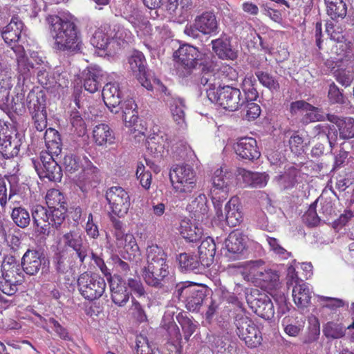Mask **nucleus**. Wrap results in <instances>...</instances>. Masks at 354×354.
Instances as JSON below:
<instances>
[{
    "instance_id": "20",
    "label": "nucleus",
    "mask_w": 354,
    "mask_h": 354,
    "mask_svg": "<svg viewBox=\"0 0 354 354\" xmlns=\"http://www.w3.org/2000/svg\"><path fill=\"white\" fill-rule=\"evenodd\" d=\"M101 71L95 68L88 67L84 69L80 75H77V84H83L84 89L91 93H94L98 91L101 87Z\"/></svg>"
},
{
    "instance_id": "59",
    "label": "nucleus",
    "mask_w": 354,
    "mask_h": 354,
    "mask_svg": "<svg viewBox=\"0 0 354 354\" xmlns=\"http://www.w3.org/2000/svg\"><path fill=\"white\" fill-rule=\"evenodd\" d=\"M263 261L262 260L251 261L245 267V270L247 272L248 280L258 281L260 274L263 270Z\"/></svg>"
},
{
    "instance_id": "60",
    "label": "nucleus",
    "mask_w": 354,
    "mask_h": 354,
    "mask_svg": "<svg viewBox=\"0 0 354 354\" xmlns=\"http://www.w3.org/2000/svg\"><path fill=\"white\" fill-rule=\"evenodd\" d=\"M218 71L221 82H223V86H227L225 84L226 83L236 81L238 79V72L235 68L230 65H223Z\"/></svg>"
},
{
    "instance_id": "52",
    "label": "nucleus",
    "mask_w": 354,
    "mask_h": 354,
    "mask_svg": "<svg viewBox=\"0 0 354 354\" xmlns=\"http://www.w3.org/2000/svg\"><path fill=\"white\" fill-rule=\"evenodd\" d=\"M184 101L180 98L172 99V103L170 104V109L174 120L180 127L185 126Z\"/></svg>"
},
{
    "instance_id": "30",
    "label": "nucleus",
    "mask_w": 354,
    "mask_h": 354,
    "mask_svg": "<svg viewBox=\"0 0 354 354\" xmlns=\"http://www.w3.org/2000/svg\"><path fill=\"white\" fill-rule=\"evenodd\" d=\"M102 95L109 109L117 108L122 102V92L117 82H109L105 84Z\"/></svg>"
},
{
    "instance_id": "39",
    "label": "nucleus",
    "mask_w": 354,
    "mask_h": 354,
    "mask_svg": "<svg viewBox=\"0 0 354 354\" xmlns=\"http://www.w3.org/2000/svg\"><path fill=\"white\" fill-rule=\"evenodd\" d=\"M93 138L96 145L104 146L106 144H111L114 140L113 131L106 124L96 125L93 130Z\"/></svg>"
},
{
    "instance_id": "57",
    "label": "nucleus",
    "mask_w": 354,
    "mask_h": 354,
    "mask_svg": "<svg viewBox=\"0 0 354 354\" xmlns=\"http://www.w3.org/2000/svg\"><path fill=\"white\" fill-rule=\"evenodd\" d=\"M328 98L331 104H346V97L344 95L343 91L334 83L332 82L328 86Z\"/></svg>"
},
{
    "instance_id": "45",
    "label": "nucleus",
    "mask_w": 354,
    "mask_h": 354,
    "mask_svg": "<svg viewBox=\"0 0 354 354\" xmlns=\"http://www.w3.org/2000/svg\"><path fill=\"white\" fill-rule=\"evenodd\" d=\"M315 136L318 138L326 136L331 150L336 145L337 139V131L334 125L329 124H319L313 128Z\"/></svg>"
},
{
    "instance_id": "9",
    "label": "nucleus",
    "mask_w": 354,
    "mask_h": 354,
    "mask_svg": "<svg viewBox=\"0 0 354 354\" xmlns=\"http://www.w3.org/2000/svg\"><path fill=\"white\" fill-rule=\"evenodd\" d=\"M142 277L147 285L156 288H162L165 283L173 281L168 263L147 265L142 269Z\"/></svg>"
},
{
    "instance_id": "8",
    "label": "nucleus",
    "mask_w": 354,
    "mask_h": 354,
    "mask_svg": "<svg viewBox=\"0 0 354 354\" xmlns=\"http://www.w3.org/2000/svg\"><path fill=\"white\" fill-rule=\"evenodd\" d=\"M207 290L204 287L194 284L180 283L176 285V293L179 299L183 301L185 308L192 312L198 311L207 297Z\"/></svg>"
},
{
    "instance_id": "5",
    "label": "nucleus",
    "mask_w": 354,
    "mask_h": 354,
    "mask_svg": "<svg viewBox=\"0 0 354 354\" xmlns=\"http://www.w3.org/2000/svg\"><path fill=\"white\" fill-rule=\"evenodd\" d=\"M236 333L249 348L261 345L263 337L259 326L243 313H236L234 317Z\"/></svg>"
},
{
    "instance_id": "49",
    "label": "nucleus",
    "mask_w": 354,
    "mask_h": 354,
    "mask_svg": "<svg viewBox=\"0 0 354 354\" xmlns=\"http://www.w3.org/2000/svg\"><path fill=\"white\" fill-rule=\"evenodd\" d=\"M177 259L180 269L185 272H198L201 264L198 257L189 253H181Z\"/></svg>"
},
{
    "instance_id": "1",
    "label": "nucleus",
    "mask_w": 354,
    "mask_h": 354,
    "mask_svg": "<svg viewBox=\"0 0 354 354\" xmlns=\"http://www.w3.org/2000/svg\"><path fill=\"white\" fill-rule=\"evenodd\" d=\"M51 194L58 198L59 206L49 207V211L42 205H36L32 209L31 216L35 231L39 234L48 236L51 225L59 235H62L57 241L53 262L57 272L64 274L66 260V234L64 233V230L66 227V209L64 207L65 202H61V193L58 190H53Z\"/></svg>"
},
{
    "instance_id": "26",
    "label": "nucleus",
    "mask_w": 354,
    "mask_h": 354,
    "mask_svg": "<svg viewBox=\"0 0 354 354\" xmlns=\"http://www.w3.org/2000/svg\"><path fill=\"white\" fill-rule=\"evenodd\" d=\"M192 218L195 221L203 222L207 218L209 207L207 198L204 194H198L187 207Z\"/></svg>"
},
{
    "instance_id": "14",
    "label": "nucleus",
    "mask_w": 354,
    "mask_h": 354,
    "mask_svg": "<svg viewBox=\"0 0 354 354\" xmlns=\"http://www.w3.org/2000/svg\"><path fill=\"white\" fill-rule=\"evenodd\" d=\"M50 25V34L55 39L54 48L64 51L66 49V20L58 15L49 16L47 18Z\"/></svg>"
},
{
    "instance_id": "24",
    "label": "nucleus",
    "mask_w": 354,
    "mask_h": 354,
    "mask_svg": "<svg viewBox=\"0 0 354 354\" xmlns=\"http://www.w3.org/2000/svg\"><path fill=\"white\" fill-rule=\"evenodd\" d=\"M86 165L82 168L75 183L79 186L82 192L84 191V187L86 185H92L93 183H97L100 180V169L93 165V163L86 159Z\"/></svg>"
},
{
    "instance_id": "31",
    "label": "nucleus",
    "mask_w": 354,
    "mask_h": 354,
    "mask_svg": "<svg viewBox=\"0 0 354 354\" xmlns=\"http://www.w3.org/2000/svg\"><path fill=\"white\" fill-rule=\"evenodd\" d=\"M29 113H37L46 111V95L44 91L31 90L26 100Z\"/></svg>"
},
{
    "instance_id": "43",
    "label": "nucleus",
    "mask_w": 354,
    "mask_h": 354,
    "mask_svg": "<svg viewBox=\"0 0 354 354\" xmlns=\"http://www.w3.org/2000/svg\"><path fill=\"white\" fill-rule=\"evenodd\" d=\"M180 235L189 242H195L201 238L202 230L189 219L181 221L179 228Z\"/></svg>"
},
{
    "instance_id": "7",
    "label": "nucleus",
    "mask_w": 354,
    "mask_h": 354,
    "mask_svg": "<svg viewBox=\"0 0 354 354\" xmlns=\"http://www.w3.org/2000/svg\"><path fill=\"white\" fill-rule=\"evenodd\" d=\"M53 153L41 151L39 160L32 159V164L40 179L48 178L50 181H60L63 174L58 157Z\"/></svg>"
},
{
    "instance_id": "37",
    "label": "nucleus",
    "mask_w": 354,
    "mask_h": 354,
    "mask_svg": "<svg viewBox=\"0 0 354 354\" xmlns=\"http://www.w3.org/2000/svg\"><path fill=\"white\" fill-rule=\"evenodd\" d=\"M17 55V71L20 76H22L24 80L28 79L31 75L30 70L34 68L32 64L28 62V58L26 55L22 46H17L12 47Z\"/></svg>"
},
{
    "instance_id": "22",
    "label": "nucleus",
    "mask_w": 354,
    "mask_h": 354,
    "mask_svg": "<svg viewBox=\"0 0 354 354\" xmlns=\"http://www.w3.org/2000/svg\"><path fill=\"white\" fill-rule=\"evenodd\" d=\"M68 55L81 52L82 42L80 32L77 29L78 21L73 15L68 13Z\"/></svg>"
},
{
    "instance_id": "38",
    "label": "nucleus",
    "mask_w": 354,
    "mask_h": 354,
    "mask_svg": "<svg viewBox=\"0 0 354 354\" xmlns=\"http://www.w3.org/2000/svg\"><path fill=\"white\" fill-rule=\"evenodd\" d=\"M301 176V171L295 166L286 168L283 174L277 177V180L283 189H292L297 183V178Z\"/></svg>"
},
{
    "instance_id": "3",
    "label": "nucleus",
    "mask_w": 354,
    "mask_h": 354,
    "mask_svg": "<svg viewBox=\"0 0 354 354\" xmlns=\"http://www.w3.org/2000/svg\"><path fill=\"white\" fill-rule=\"evenodd\" d=\"M232 178V171L223 167L216 169L212 178L210 195L216 209V215L219 221L224 218L220 203L227 198Z\"/></svg>"
},
{
    "instance_id": "27",
    "label": "nucleus",
    "mask_w": 354,
    "mask_h": 354,
    "mask_svg": "<svg viewBox=\"0 0 354 354\" xmlns=\"http://www.w3.org/2000/svg\"><path fill=\"white\" fill-rule=\"evenodd\" d=\"M212 45L214 52L222 59L235 60L238 57V51L232 46L227 38L214 39Z\"/></svg>"
},
{
    "instance_id": "42",
    "label": "nucleus",
    "mask_w": 354,
    "mask_h": 354,
    "mask_svg": "<svg viewBox=\"0 0 354 354\" xmlns=\"http://www.w3.org/2000/svg\"><path fill=\"white\" fill-rule=\"evenodd\" d=\"M292 297L295 304L298 308L307 307L311 299V293L308 286L304 282L300 284L294 285Z\"/></svg>"
},
{
    "instance_id": "56",
    "label": "nucleus",
    "mask_w": 354,
    "mask_h": 354,
    "mask_svg": "<svg viewBox=\"0 0 354 354\" xmlns=\"http://www.w3.org/2000/svg\"><path fill=\"white\" fill-rule=\"evenodd\" d=\"M22 279L15 280V279H9L3 277L0 280V291L8 296L14 295L18 290V286L21 285Z\"/></svg>"
},
{
    "instance_id": "33",
    "label": "nucleus",
    "mask_w": 354,
    "mask_h": 354,
    "mask_svg": "<svg viewBox=\"0 0 354 354\" xmlns=\"http://www.w3.org/2000/svg\"><path fill=\"white\" fill-rule=\"evenodd\" d=\"M238 175L241 177L245 186L251 187H263L268 182V176L265 174L252 172L243 168H239Z\"/></svg>"
},
{
    "instance_id": "16",
    "label": "nucleus",
    "mask_w": 354,
    "mask_h": 354,
    "mask_svg": "<svg viewBox=\"0 0 354 354\" xmlns=\"http://www.w3.org/2000/svg\"><path fill=\"white\" fill-rule=\"evenodd\" d=\"M68 255L75 263H77L82 264L85 257H86V250L83 245V241L81 236L80 230L71 231L70 234L68 233Z\"/></svg>"
},
{
    "instance_id": "46",
    "label": "nucleus",
    "mask_w": 354,
    "mask_h": 354,
    "mask_svg": "<svg viewBox=\"0 0 354 354\" xmlns=\"http://www.w3.org/2000/svg\"><path fill=\"white\" fill-rule=\"evenodd\" d=\"M257 81L252 74H247L241 84V89L245 95V102H254L259 97V93L256 88Z\"/></svg>"
},
{
    "instance_id": "2",
    "label": "nucleus",
    "mask_w": 354,
    "mask_h": 354,
    "mask_svg": "<svg viewBox=\"0 0 354 354\" xmlns=\"http://www.w3.org/2000/svg\"><path fill=\"white\" fill-rule=\"evenodd\" d=\"M346 26L354 28V18L348 16L346 19L329 21L326 24V32L329 39L334 42L330 48V58L337 62L354 61V46L348 39Z\"/></svg>"
},
{
    "instance_id": "61",
    "label": "nucleus",
    "mask_w": 354,
    "mask_h": 354,
    "mask_svg": "<svg viewBox=\"0 0 354 354\" xmlns=\"http://www.w3.org/2000/svg\"><path fill=\"white\" fill-rule=\"evenodd\" d=\"M259 276L260 277L258 281L263 282L266 286L274 287L277 284L279 280V276L277 272L271 269L263 268Z\"/></svg>"
},
{
    "instance_id": "13",
    "label": "nucleus",
    "mask_w": 354,
    "mask_h": 354,
    "mask_svg": "<svg viewBox=\"0 0 354 354\" xmlns=\"http://www.w3.org/2000/svg\"><path fill=\"white\" fill-rule=\"evenodd\" d=\"M109 283L112 301L118 306H124L131 295L126 281L119 275L114 274L107 278Z\"/></svg>"
},
{
    "instance_id": "28",
    "label": "nucleus",
    "mask_w": 354,
    "mask_h": 354,
    "mask_svg": "<svg viewBox=\"0 0 354 354\" xmlns=\"http://www.w3.org/2000/svg\"><path fill=\"white\" fill-rule=\"evenodd\" d=\"M226 223L230 227L239 225L243 219L241 206L237 198H232L225 206Z\"/></svg>"
},
{
    "instance_id": "54",
    "label": "nucleus",
    "mask_w": 354,
    "mask_h": 354,
    "mask_svg": "<svg viewBox=\"0 0 354 354\" xmlns=\"http://www.w3.org/2000/svg\"><path fill=\"white\" fill-rule=\"evenodd\" d=\"M255 75L259 82L271 91H279L280 85L279 82L268 72L258 71Z\"/></svg>"
},
{
    "instance_id": "21",
    "label": "nucleus",
    "mask_w": 354,
    "mask_h": 354,
    "mask_svg": "<svg viewBox=\"0 0 354 354\" xmlns=\"http://www.w3.org/2000/svg\"><path fill=\"white\" fill-rule=\"evenodd\" d=\"M24 24L17 15H13L10 23L1 30V36L5 43L12 46L19 41L24 30Z\"/></svg>"
},
{
    "instance_id": "36",
    "label": "nucleus",
    "mask_w": 354,
    "mask_h": 354,
    "mask_svg": "<svg viewBox=\"0 0 354 354\" xmlns=\"http://www.w3.org/2000/svg\"><path fill=\"white\" fill-rule=\"evenodd\" d=\"M225 248L230 253L239 254L245 250L244 236L239 230L230 232L225 241Z\"/></svg>"
},
{
    "instance_id": "10",
    "label": "nucleus",
    "mask_w": 354,
    "mask_h": 354,
    "mask_svg": "<svg viewBox=\"0 0 354 354\" xmlns=\"http://www.w3.org/2000/svg\"><path fill=\"white\" fill-rule=\"evenodd\" d=\"M212 101L230 111H236L245 104L240 90L230 86H223L216 90V95H214Z\"/></svg>"
},
{
    "instance_id": "4",
    "label": "nucleus",
    "mask_w": 354,
    "mask_h": 354,
    "mask_svg": "<svg viewBox=\"0 0 354 354\" xmlns=\"http://www.w3.org/2000/svg\"><path fill=\"white\" fill-rule=\"evenodd\" d=\"M174 192L185 197L196 187L197 176L193 167L187 164L177 165L170 171Z\"/></svg>"
},
{
    "instance_id": "58",
    "label": "nucleus",
    "mask_w": 354,
    "mask_h": 354,
    "mask_svg": "<svg viewBox=\"0 0 354 354\" xmlns=\"http://www.w3.org/2000/svg\"><path fill=\"white\" fill-rule=\"evenodd\" d=\"M136 177L140 185L145 189H149L152 180V175L150 171L146 170L142 162H138L136 169Z\"/></svg>"
},
{
    "instance_id": "62",
    "label": "nucleus",
    "mask_w": 354,
    "mask_h": 354,
    "mask_svg": "<svg viewBox=\"0 0 354 354\" xmlns=\"http://www.w3.org/2000/svg\"><path fill=\"white\" fill-rule=\"evenodd\" d=\"M16 230L17 228L10 221L4 218H1L0 217V236L2 239L5 241H8V239L12 236L13 239V234Z\"/></svg>"
},
{
    "instance_id": "40",
    "label": "nucleus",
    "mask_w": 354,
    "mask_h": 354,
    "mask_svg": "<svg viewBox=\"0 0 354 354\" xmlns=\"http://www.w3.org/2000/svg\"><path fill=\"white\" fill-rule=\"evenodd\" d=\"M44 138L48 153H53L56 157H58L61 153L62 147L59 132L53 128H48L44 133Z\"/></svg>"
},
{
    "instance_id": "41",
    "label": "nucleus",
    "mask_w": 354,
    "mask_h": 354,
    "mask_svg": "<svg viewBox=\"0 0 354 354\" xmlns=\"http://www.w3.org/2000/svg\"><path fill=\"white\" fill-rule=\"evenodd\" d=\"M109 30L110 26L109 25L100 26L93 34L91 44L98 49L106 50L113 37V34L109 32Z\"/></svg>"
},
{
    "instance_id": "17",
    "label": "nucleus",
    "mask_w": 354,
    "mask_h": 354,
    "mask_svg": "<svg viewBox=\"0 0 354 354\" xmlns=\"http://www.w3.org/2000/svg\"><path fill=\"white\" fill-rule=\"evenodd\" d=\"M234 149L236 155L243 159L253 161L261 156L257 140L252 137L241 138L234 145Z\"/></svg>"
},
{
    "instance_id": "12",
    "label": "nucleus",
    "mask_w": 354,
    "mask_h": 354,
    "mask_svg": "<svg viewBox=\"0 0 354 354\" xmlns=\"http://www.w3.org/2000/svg\"><path fill=\"white\" fill-rule=\"evenodd\" d=\"M106 198L114 214L122 217L128 213L131 205L130 197L128 192L122 187L119 186L110 187L106 191Z\"/></svg>"
},
{
    "instance_id": "35",
    "label": "nucleus",
    "mask_w": 354,
    "mask_h": 354,
    "mask_svg": "<svg viewBox=\"0 0 354 354\" xmlns=\"http://www.w3.org/2000/svg\"><path fill=\"white\" fill-rule=\"evenodd\" d=\"M324 1L326 15L333 21L347 18V5L344 0H324Z\"/></svg>"
},
{
    "instance_id": "51",
    "label": "nucleus",
    "mask_w": 354,
    "mask_h": 354,
    "mask_svg": "<svg viewBox=\"0 0 354 354\" xmlns=\"http://www.w3.org/2000/svg\"><path fill=\"white\" fill-rule=\"evenodd\" d=\"M176 320L180 325L184 338L186 342L189 340L190 337L194 334L197 328V325L193 322V320L188 317L186 313H179L176 317Z\"/></svg>"
},
{
    "instance_id": "19",
    "label": "nucleus",
    "mask_w": 354,
    "mask_h": 354,
    "mask_svg": "<svg viewBox=\"0 0 354 354\" xmlns=\"http://www.w3.org/2000/svg\"><path fill=\"white\" fill-rule=\"evenodd\" d=\"M80 93L81 90H77L74 97L75 106H77L79 110L72 111L70 114L71 133L77 137L84 136L87 131L86 122L82 118L84 111L79 99Z\"/></svg>"
},
{
    "instance_id": "53",
    "label": "nucleus",
    "mask_w": 354,
    "mask_h": 354,
    "mask_svg": "<svg viewBox=\"0 0 354 354\" xmlns=\"http://www.w3.org/2000/svg\"><path fill=\"white\" fill-rule=\"evenodd\" d=\"M129 63L130 68L133 73H138L140 78L141 76L145 77L146 73V60L142 53L140 52H136L129 58Z\"/></svg>"
},
{
    "instance_id": "6",
    "label": "nucleus",
    "mask_w": 354,
    "mask_h": 354,
    "mask_svg": "<svg viewBox=\"0 0 354 354\" xmlns=\"http://www.w3.org/2000/svg\"><path fill=\"white\" fill-rule=\"evenodd\" d=\"M77 286L85 299L93 301L103 295L106 283L104 279L97 274L84 272L77 279Z\"/></svg>"
},
{
    "instance_id": "34",
    "label": "nucleus",
    "mask_w": 354,
    "mask_h": 354,
    "mask_svg": "<svg viewBox=\"0 0 354 354\" xmlns=\"http://www.w3.org/2000/svg\"><path fill=\"white\" fill-rule=\"evenodd\" d=\"M216 250V243L212 238L207 237L202 241L198 247V258L203 266L208 267L213 263Z\"/></svg>"
},
{
    "instance_id": "25",
    "label": "nucleus",
    "mask_w": 354,
    "mask_h": 354,
    "mask_svg": "<svg viewBox=\"0 0 354 354\" xmlns=\"http://www.w3.org/2000/svg\"><path fill=\"white\" fill-rule=\"evenodd\" d=\"M12 131L9 128V124L3 120L0 119V153L4 158L8 159L12 157L15 151L13 152L12 145Z\"/></svg>"
},
{
    "instance_id": "15",
    "label": "nucleus",
    "mask_w": 354,
    "mask_h": 354,
    "mask_svg": "<svg viewBox=\"0 0 354 354\" xmlns=\"http://www.w3.org/2000/svg\"><path fill=\"white\" fill-rule=\"evenodd\" d=\"M200 67H201L202 74L200 82L203 86L207 87V96L212 100L214 95H216V92L214 90L222 88L223 82H221L218 71L214 72L210 63L201 62Z\"/></svg>"
},
{
    "instance_id": "50",
    "label": "nucleus",
    "mask_w": 354,
    "mask_h": 354,
    "mask_svg": "<svg viewBox=\"0 0 354 354\" xmlns=\"http://www.w3.org/2000/svg\"><path fill=\"white\" fill-rule=\"evenodd\" d=\"M14 225L24 229L27 227L31 221L28 211L24 207H14L10 214Z\"/></svg>"
},
{
    "instance_id": "63",
    "label": "nucleus",
    "mask_w": 354,
    "mask_h": 354,
    "mask_svg": "<svg viewBox=\"0 0 354 354\" xmlns=\"http://www.w3.org/2000/svg\"><path fill=\"white\" fill-rule=\"evenodd\" d=\"M317 201L313 202L304 215V219L307 225L315 227L318 225L320 218L316 212Z\"/></svg>"
},
{
    "instance_id": "18",
    "label": "nucleus",
    "mask_w": 354,
    "mask_h": 354,
    "mask_svg": "<svg viewBox=\"0 0 354 354\" xmlns=\"http://www.w3.org/2000/svg\"><path fill=\"white\" fill-rule=\"evenodd\" d=\"M46 261L43 254L37 250H28L21 258L22 270L28 275H35L45 265Z\"/></svg>"
},
{
    "instance_id": "29",
    "label": "nucleus",
    "mask_w": 354,
    "mask_h": 354,
    "mask_svg": "<svg viewBox=\"0 0 354 354\" xmlns=\"http://www.w3.org/2000/svg\"><path fill=\"white\" fill-rule=\"evenodd\" d=\"M114 232L113 234L116 239L117 244L124 248H133L134 246L138 248L136 239L132 234L126 233L123 228V223L121 221L112 218Z\"/></svg>"
},
{
    "instance_id": "64",
    "label": "nucleus",
    "mask_w": 354,
    "mask_h": 354,
    "mask_svg": "<svg viewBox=\"0 0 354 354\" xmlns=\"http://www.w3.org/2000/svg\"><path fill=\"white\" fill-rule=\"evenodd\" d=\"M33 121L34 127L39 131H42L47 127V113L46 111L30 113Z\"/></svg>"
},
{
    "instance_id": "32",
    "label": "nucleus",
    "mask_w": 354,
    "mask_h": 354,
    "mask_svg": "<svg viewBox=\"0 0 354 354\" xmlns=\"http://www.w3.org/2000/svg\"><path fill=\"white\" fill-rule=\"evenodd\" d=\"M252 308L254 313L265 319H270L274 315V309L271 299L265 294H261L254 299Z\"/></svg>"
},
{
    "instance_id": "48",
    "label": "nucleus",
    "mask_w": 354,
    "mask_h": 354,
    "mask_svg": "<svg viewBox=\"0 0 354 354\" xmlns=\"http://www.w3.org/2000/svg\"><path fill=\"white\" fill-rule=\"evenodd\" d=\"M147 265L167 263V254L162 247L157 244L149 245L147 248Z\"/></svg>"
},
{
    "instance_id": "47",
    "label": "nucleus",
    "mask_w": 354,
    "mask_h": 354,
    "mask_svg": "<svg viewBox=\"0 0 354 354\" xmlns=\"http://www.w3.org/2000/svg\"><path fill=\"white\" fill-rule=\"evenodd\" d=\"M122 118L127 127L134 126L138 120L137 104L133 100H126L122 105Z\"/></svg>"
},
{
    "instance_id": "23",
    "label": "nucleus",
    "mask_w": 354,
    "mask_h": 354,
    "mask_svg": "<svg viewBox=\"0 0 354 354\" xmlns=\"http://www.w3.org/2000/svg\"><path fill=\"white\" fill-rule=\"evenodd\" d=\"M195 26L203 35H213L218 32V23L215 14L212 11H205L196 17Z\"/></svg>"
},
{
    "instance_id": "11",
    "label": "nucleus",
    "mask_w": 354,
    "mask_h": 354,
    "mask_svg": "<svg viewBox=\"0 0 354 354\" xmlns=\"http://www.w3.org/2000/svg\"><path fill=\"white\" fill-rule=\"evenodd\" d=\"M200 52L198 48L189 45L183 44L174 52V57L176 59V62L183 68L182 73L183 76L189 75L193 70L200 66L202 62L200 59Z\"/></svg>"
},
{
    "instance_id": "55",
    "label": "nucleus",
    "mask_w": 354,
    "mask_h": 354,
    "mask_svg": "<svg viewBox=\"0 0 354 354\" xmlns=\"http://www.w3.org/2000/svg\"><path fill=\"white\" fill-rule=\"evenodd\" d=\"M341 138L346 140L354 138V119L347 118L337 124Z\"/></svg>"
},
{
    "instance_id": "44",
    "label": "nucleus",
    "mask_w": 354,
    "mask_h": 354,
    "mask_svg": "<svg viewBox=\"0 0 354 354\" xmlns=\"http://www.w3.org/2000/svg\"><path fill=\"white\" fill-rule=\"evenodd\" d=\"M15 179L13 176L0 178V205L2 208L6 206L8 200L17 194V189L12 185V180Z\"/></svg>"
}]
</instances>
